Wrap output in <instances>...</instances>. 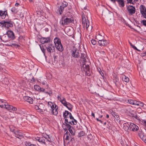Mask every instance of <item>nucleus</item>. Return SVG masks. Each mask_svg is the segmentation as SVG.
Segmentation results:
<instances>
[{
    "mask_svg": "<svg viewBox=\"0 0 146 146\" xmlns=\"http://www.w3.org/2000/svg\"><path fill=\"white\" fill-rule=\"evenodd\" d=\"M58 100L64 106L66 107L69 110H71L72 108V105L66 101V99L61 95L60 94L57 96Z\"/></svg>",
    "mask_w": 146,
    "mask_h": 146,
    "instance_id": "nucleus-1",
    "label": "nucleus"
},
{
    "mask_svg": "<svg viewBox=\"0 0 146 146\" xmlns=\"http://www.w3.org/2000/svg\"><path fill=\"white\" fill-rule=\"evenodd\" d=\"M35 139L40 144L43 145H46V142L47 141H48L49 142L52 141L51 140L49 136L46 134L44 135L43 137H36L35 138Z\"/></svg>",
    "mask_w": 146,
    "mask_h": 146,
    "instance_id": "nucleus-2",
    "label": "nucleus"
},
{
    "mask_svg": "<svg viewBox=\"0 0 146 146\" xmlns=\"http://www.w3.org/2000/svg\"><path fill=\"white\" fill-rule=\"evenodd\" d=\"M73 21V18L72 17L64 15L62 17L60 23L61 25L64 26L72 23Z\"/></svg>",
    "mask_w": 146,
    "mask_h": 146,
    "instance_id": "nucleus-3",
    "label": "nucleus"
},
{
    "mask_svg": "<svg viewBox=\"0 0 146 146\" xmlns=\"http://www.w3.org/2000/svg\"><path fill=\"white\" fill-rule=\"evenodd\" d=\"M54 41L56 48L60 51H62L63 50V48L61 44L60 40L57 37H56L54 39Z\"/></svg>",
    "mask_w": 146,
    "mask_h": 146,
    "instance_id": "nucleus-4",
    "label": "nucleus"
},
{
    "mask_svg": "<svg viewBox=\"0 0 146 146\" xmlns=\"http://www.w3.org/2000/svg\"><path fill=\"white\" fill-rule=\"evenodd\" d=\"M0 26L8 28L13 27L12 22L10 20H5L0 22Z\"/></svg>",
    "mask_w": 146,
    "mask_h": 146,
    "instance_id": "nucleus-5",
    "label": "nucleus"
},
{
    "mask_svg": "<svg viewBox=\"0 0 146 146\" xmlns=\"http://www.w3.org/2000/svg\"><path fill=\"white\" fill-rule=\"evenodd\" d=\"M11 106L8 104V103L6 102L5 100H0V107L1 108H5L8 110H11Z\"/></svg>",
    "mask_w": 146,
    "mask_h": 146,
    "instance_id": "nucleus-6",
    "label": "nucleus"
},
{
    "mask_svg": "<svg viewBox=\"0 0 146 146\" xmlns=\"http://www.w3.org/2000/svg\"><path fill=\"white\" fill-rule=\"evenodd\" d=\"M63 115L64 118L65 122L68 123L69 119H73L71 113L67 111H66L63 113Z\"/></svg>",
    "mask_w": 146,
    "mask_h": 146,
    "instance_id": "nucleus-7",
    "label": "nucleus"
},
{
    "mask_svg": "<svg viewBox=\"0 0 146 146\" xmlns=\"http://www.w3.org/2000/svg\"><path fill=\"white\" fill-rule=\"evenodd\" d=\"M85 61H84V62L83 61V64L81 66V70L82 71H84L86 74L88 76L90 75V67L88 65H86L85 63Z\"/></svg>",
    "mask_w": 146,
    "mask_h": 146,
    "instance_id": "nucleus-8",
    "label": "nucleus"
},
{
    "mask_svg": "<svg viewBox=\"0 0 146 146\" xmlns=\"http://www.w3.org/2000/svg\"><path fill=\"white\" fill-rule=\"evenodd\" d=\"M35 108L38 112L42 113H43L44 111L45 110V105L42 104H40L38 105L35 106Z\"/></svg>",
    "mask_w": 146,
    "mask_h": 146,
    "instance_id": "nucleus-9",
    "label": "nucleus"
},
{
    "mask_svg": "<svg viewBox=\"0 0 146 146\" xmlns=\"http://www.w3.org/2000/svg\"><path fill=\"white\" fill-rule=\"evenodd\" d=\"M139 10L142 16L146 19V8L145 7L142 5H141L139 7Z\"/></svg>",
    "mask_w": 146,
    "mask_h": 146,
    "instance_id": "nucleus-10",
    "label": "nucleus"
},
{
    "mask_svg": "<svg viewBox=\"0 0 146 146\" xmlns=\"http://www.w3.org/2000/svg\"><path fill=\"white\" fill-rule=\"evenodd\" d=\"M129 127L130 130L133 132L137 131L139 129V127L137 125L132 123H129Z\"/></svg>",
    "mask_w": 146,
    "mask_h": 146,
    "instance_id": "nucleus-11",
    "label": "nucleus"
},
{
    "mask_svg": "<svg viewBox=\"0 0 146 146\" xmlns=\"http://www.w3.org/2000/svg\"><path fill=\"white\" fill-rule=\"evenodd\" d=\"M68 3L64 1L62 3V4L58 9L60 15L62 14L64 8L66 7Z\"/></svg>",
    "mask_w": 146,
    "mask_h": 146,
    "instance_id": "nucleus-12",
    "label": "nucleus"
},
{
    "mask_svg": "<svg viewBox=\"0 0 146 146\" xmlns=\"http://www.w3.org/2000/svg\"><path fill=\"white\" fill-rule=\"evenodd\" d=\"M11 131L13 132L15 134V136L19 139H21L23 137L22 133L19 130H17L14 131V129L12 130L11 129Z\"/></svg>",
    "mask_w": 146,
    "mask_h": 146,
    "instance_id": "nucleus-13",
    "label": "nucleus"
},
{
    "mask_svg": "<svg viewBox=\"0 0 146 146\" xmlns=\"http://www.w3.org/2000/svg\"><path fill=\"white\" fill-rule=\"evenodd\" d=\"M127 9L129 14L132 15L135 13V9L134 7L132 6L129 5L127 7Z\"/></svg>",
    "mask_w": 146,
    "mask_h": 146,
    "instance_id": "nucleus-14",
    "label": "nucleus"
},
{
    "mask_svg": "<svg viewBox=\"0 0 146 146\" xmlns=\"http://www.w3.org/2000/svg\"><path fill=\"white\" fill-rule=\"evenodd\" d=\"M72 52V56L75 57H78L80 56L79 50L75 47L73 48Z\"/></svg>",
    "mask_w": 146,
    "mask_h": 146,
    "instance_id": "nucleus-15",
    "label": "nucleus"
},
{
    "mask_svg": "<svg viewBox=\"0 0 146 146\" xmlns=\"http://www.w3.org/2000/svg\"><path fill=\"white\" fill-rule=\"evenodd\" d=\"M82 25L83 27H86L87 29L89 25V22L88 20H86L85 17L82 18Z\"/></svg>",
    "mask_w": 146,
    "mask_h": 146,
    "instance_id": "nucleus-16",
    "label": "nucleus"
},
{
    "mask_svg": "<svg viewBox=\"0 0 146 146\" xmlns=\"http://www.w3.org/2000/svg\"><path fill=\"white\" fill-rule=\"evenodd\" d=\"M46 48L47 51L50 53L53 52L54 51V47L53 44H48L46 47Z\"/></svg>",
    "mask_w": 146,
    "mask_h": 146,
    "instance_id": "nucleus-17",
    "label": "nucleus"
},
{
    "mask_svg": "<svg viewBox=\"0 0 146 146\" xmlns=\"http://www.w3.org/2000/svg\"><path fill=\"white\" fill-rule=\"evenodd\" d=\"M58 107L56 105L55 106L54 108H52L50 111L51 112V114L54 115H56L58 113Z\"/></svg>",
    "mask_w": 146,
    "mask_h": 146,
    "instance_id": "nucleus-18",
    "label": "nucleus"
},
{
    "mask_svg": "<svg viewBox=\"0 0 146 146\" xmlns=\"http://www.w3.org/2000/svg\"><path fill=\"white\" fill-rule=\"evenodd\" d=\"M8 17V15L7 10L5 11L0 10V17L2 19H5Z\"/></svg>",
    "mask_w": 146,
    "mask_h": 146,
    "instance_id": "nucleus-19",
    "label": "nucleus"
},
{
    "mask_svg": "<svg viewBox=\"0 0 146 146\" xmlns=\"http://www.w3.org/2000/svg\"><path fill=\"white\" fill-rule=\"evenodd\" d=\"M2 40L5 42H7L8 41H10V39H9L6 34H4L1 36V38Z\"/></svg>",
    "mask_w": 146,
    "mask_h": 146,
    "instance_id": "nucleus-20",
    "label": "nucleus"
},
{
    "mask_svg": "<svg viewBox=\"0 0 146 146\" xmlns=\"http://www.w3.org/2000/svg\"><path fill=\"white\" fill-rule=\"evenodd\" d=\"M9 38L11 40V39H13L15 38V36L14 33L12 31H8L6 33Z\"/></svg>",
    "mask_w": 146,
    "mask_h": 146,
    "instance_id": "nucleus-21",
    "label": "nucleus"
},
{
    "mask_svg": "<svg viewBox=\"0 0 146 146\" xmlns=\"http://www.w3.org/2000/svg\"><path fill=\"white\" fill-rule=\"evenodd\" d=\"M50 41V38L49 37H42L40 39V41L43 44L49 42Z\"/></svg>",
    "mask_w": 146,
    "mask_h": 146,
    "instance_id": "nucleus-22",
    "label": "nucleus"
},
{
    "mask_svg": "<svg viewBox=\"0 0 146 146\" xmlns=\"http://www.w3.org/2000/svg\"><path fill=\"white\" fill-rule=\"evenodd\" d=\"M99 44L101 46H106L108 44V42L104 39L98 42Z\"/></svg>",
    "mask_w": 146,
    "mask_h": 146,
    "instance_id": "nucleus-23",
    "label": "nucleus"
},
{
    "mask_svg": "<svg viewBox=\"0 0 146 146\" xmlns=\"http://www.w3.org/2000/svg\"><path fill=\"white\" fill-rule=\"evenodd\" d=\"M10 41L11 42H9L6 44L7 46H11L12 47H18L19 46V44H16L14 41H12V40H10Z\"/></svg>",
    "mask_w": 146,
    "mask_h": 146,
    "instance_id": "nucleus-24",
    "label": "nucleus"
},
{
    "mask_svg": "<svg viewBox=\"0 0 146 146\" xmlns=\"http://www.w3.org/2000/svg\"><path fill=\"white\" fill-rule=\"evenodd\" d=\"M139 135L140 138L146 143V136L144 135L143 132H140L139 133Z\"/></svg>",
    "mask_w": 146,
    "mask_h": 146,
    "instance_id": "nucleus-25",
    "label": "nucleus"
},
{
    "mask_svg": "<svg viewBox=\"0 0 146 146\" xmlns=\"http://www.w3.org/2000/svg\"><path fill=\"white\" fill-rule=\"evenodd\" d=\"M48 107L49 109V110H50L52 108H54L55 106L56 105L54 102H48Z\"/></svg>",
    "mask_w": 146,
    "mask_h": 146,
    "instance_id": "nucleus-26",
    "label": "nucleus"
},
{
    "mask_svg": "<svg viewBox=\"0 0 146 146\" xmlns=\"http://www.w3.org/2000/svg\"><path fill=\"white\" fill-rule=\"evenodd\" d=\"M129 123H125L123 124V128L126 131H128L129 129Z\"/></svg>",
    "mask_w": 146,
    "mask_h": 146,
    "instance_id": "nucleus-27",
    "label": "nucleus"
},
{
    "mask_svg": "<svg viewBox=\"0 0 146 146\" xmlns=\"http://www.w3.org/2000/svg\"><path fill=\"white\" fill-rule=\"evenodd\" d=\"M127 102L129 103L134 105H136L137 104V101L131 99L128 100Z\"/></svg>",
    "mask_w": 146,
    "mask_h": 146,
    "instance_id": "nucleus-28",
    "label": "nucleus"
},
{
    "mask_svg": "<svg viewBox=\"0 0 146 146\" xmlns=\"http://www.w3.org/2000/svg\"><path fill=\"white\" fill-rule=\"evenodd\" d=\"M104 38V36L100 34H99L96 36V38L98 40V42L99 41L103 40Z\"/></svg>",
    "mask_w": 146,
    "mask_h": 146,
    "instance_id": "nucleus-29",
    "label": "nucleus"
},
{
    "mask_svg": "<svg viewBox=\"0 0 146 146\" xmlns=\"http://www.w3.org/2000/svg\"><path fill=\"white\" fill-rule=\"evenodd\" d=\"M121 77L122 80L123 81H124L126 82H129V79L128 77L124 75H122Z\"/></svg>",
    "mask_w": 146,
    "mask_h": 146,
    "instance_id": "nucleus-30",
    "label": "nucleus"
},
{
    "mask_svg": "<svg viewBox=\"0 0 146 146\" xmlns=\"http://www.w3.org/2000/svg\"><path fill=\"white\" fill-rule=\"evenodd\" d=\"M112 114L117 121L119 119V115L117 114V113L115 112H113L112 113Z\"/></svg>",
    "mask_w": 146,
    "mask_h": 146,
    "instance_id": "nucleus-31",
    "label": "nucleus"
},
{
    "mask_svg": "<svg viewBox=\"0 0 146 146\" xmlns=\"http://www.w3.org/2000/svg\"><path fill=\"white\" fill-rule=\"evenodd\" d=\"M117 1L120 7H123L124 3L123 0H117Z\"/></svg>",
    "mask_w": 146,
    "mask_h": 146,
    "instance_id": "nucleus-32",
    "label": "nucleus"
},
{
    "mask_svg": "<svg viewBox=\"0 0 146 146\" xmlns=\"http://www.w3.org/2000/svg\"><path fill=\"white\" fill-rule=\"evenodd\" d=\"M72 120L71 121H69L68 122V123H70L71 124L73 125H76L77 123V121L76 120L74 119L73 117V119H70Z\"/></svg>",
    "mask_w": 146,
    "mask_h": 146,
    "instance_id": "nucleus-33",
    "label": "nucleus"
},
{
    "mask_svg": "<svg viewBox=\"0 0 146 146\" xmlns=\"http://www.w3.org/2000/svg\"><path fill=\"white\" fill-rule=\"evenodd\" d=\"M70 133L73 135H74L75 134V132L73 127H72L71 128L68 129Z\"/></svg>",
    "mask_w": 146,
    "mask_h": 146,
    "instance_id": "nucleus-34",
    "label": "nucleus"
},
{
    "mask_svg": "<svg viewBox=\"0 0 146 146\" xmlns=\"http://www.w3.org/2000/svg\"><path fill=\"white\" fill-rule=\"evenodd\" d=\"M85 135V132L83 131H81L78 134V137H81V136H84Z\"/></svg>",
    "mask_w": 146,
    "mask_h": 146,
    "instance_id": "nucleus-35",
    "label": "nucleus"
},
{
    "mask_svg": "<svg viewBox=\"0 0 146 146\" xmlns=\"http://www.w3.org/2000/svg\"><path fill=\"white\" fill-rule=\"evenodd\" d=\"M34 88L36 90L39 91L40 89V87L39 86L36 85L34 86Z\"/></svg>",
    "mask_w": 146,
    "mask_h": 146,
    "instance_id": "nucleus-36",
    "label": "nucleus"
},
{
    "mask_svg": "<svg viewBox=\"0 0 146 146\" xmlns=\"http://www.w3.org/2000/svg\"><path fill=\"white\" fill-rule=\"evenodd\" d=\"M11 11L14 13H16L18 12V10L15 7H13L11 9Z\"/></svg>",
    "mask_w": 146,
    "mask_h": 146,
    "instance_id": "nucleus-37",
    "label": "nucleus"
},
{
    "mask_svg": "<svg viewBox=\"0 0 146 146\" xmlns=\"http://www.w3.org/2000/svg\"><path fill=\"white\" fill-rule=\"evenodd\" d=\"M28 102L30 104H32L33 102V99L30 97H28Z\"/></svg>",
    "mask_w": 146,
    "mask_h": 146,
    "instance_id": "nucleus-38",
    "label": "nucleus"
},
{
    "mask_svg": "<svg viewBox=\"0 0 146 146\" xmlns=\"http://www.w3.org/2000/svg\"><path fill=\"white\" fill-rule=\"evenodd\" d=\"M130 113L131 114L130 116L131 117H135V116H136V115L135 114V112L133 111H131L130 112Z\"/></svg>",
    "mask_w": 146,
    "mask_h": 146,
    "instance_id": "nucleus-39",
    "label": "nucleus"
},
{
    "mask_svg": "<svg viewBox=\"0 0 146 146\" xmlns=\"http://www.w3.org/2000/svg\"><path fill=\"white\" fill-rule=\"evenodd\" d=\"M137 106H140L142 107L144 105V104L142 102H141L139 101H137Z\"/></svg>",
    "mask_w": 146,
    "mask_h": 146,
    "instance_id": "nucleus-40",
    "label": "nucleus"
},
{
    "mask_svg": "<svg viewBox=\"0 0 146 146\" xmlns=\"http://www.w3.org/2000/svg\"><path fill=\"white\" fill-rule=\"evenodd\" d=\"M136 0H127L128 2L132 4H134Z\"/></svg>",
    "mask_w": 146,
    "mask_h": 146,
    "instance_id": "nucleus-41",
    "label": "nucleus"
},
{
    "mask_svg": "<svg viewBox=\"0 0 146 146\" xmlns=\"http://www.w3.org/2000/svg\"><path fill=\"white\" fill-rule=\"evenodd\" d=\"M130 44V45L134 49L138 51H140V50H139V49L137 48L136 47L134 46V45H133L131 43L129 42Z\"/></svg>",
    "mask_w": 146,
    "mask_h": 146,
    "instance_id": "nucleus-42",
    "label": "nucleus"
},
{
    "mask_svg": "<svg viewBox=\"0 0 146 146\" xmlns=\"http://www.w3.org/2000/svg\"><path fill=\"white\" fill-rule=\"evenodd\" d=\"M68 123L66 122V128H67V129H70L72 127L70 126V125L69 124H68Z\"/></svg>",
    "mask_w": 146,
    "mask_h": 146,
    "instance_id": "nucleus-43",
    "label": "nucleus"
},
{
    "mask_svg": "<svg viewBox=\"0 0 146 146\" xmlns=\"http://www.w3.org/2000/svg\"><path fill=\"white\" fill-rule=\"evenodd\" d=\"M141 23L143 24V25L146 27V20H143L141 21Z\"/></svg>",
    "mask_w": 146,
    "mask_h": 146,
    "instance_id": "nucleus-44",
    "label": "nucleus"
},
{
    "mask_svg": "<svg viewBox=\"0 0 146 146\" xmlns=\"http://www.w3.org/2000/svg\"><path fill=\"white\" fill-rule=\"evenodd\" d=\"M91 42L92 44L93 45H95L96 43V41L94 39H92L91 40Z\"/></svg>",
    "mask_w": 146,
    "mask_h": 146,
    "instance_id": "nucleus-45",
    "label": "nucleus"
},
{
    "mask_svg": "<svg viewBox=\"0 0 146 146\" xmlns=\"http://www.w3.org/2000/svg\"><path fill=\"white\" fill-rule=\"evenodd\" d=\"M17 110V108H16L11 106V110L13 111H16Z\"/></svg>",
    "mask_w": 146,
    "mask_h": 146,
    "instance_id": "nucleus-46",
    "label": "nucleus"
},
{
    "mask_svg": "<svg viewBox=\"0 0 146 146\" xmlns=\"http://www.w3.org/2000/svg\"><path fill=\"white\" fill-rule=\"evenodd\" d=\"M23 99L24 101H27V96H24L23 97Z\"/></svg>",
    "mask_w": 146,
    "mask_h": 146,
    "instance_id": "nucleus-47",
    "label": "nucleus"
},
{
    "mask_svg": "<svg viewBox=\"0 0 146 146\" xmlns=\"http://www.w3.org/2000/svg\"><path fill=\"white\" fill-rule=\"evenodd\" d=\"M141 55L142 56H146V52H144L142 53Z\"/></svg>",
    "mask_w": 146,
    "mask_h": 146,
    "instance_id": "nucleus-48",
    "label": "nucleus"
},
{
    "mask_svg": "<svg viewBox=\"0 0 146 146\" xmlns=\"http://www.w3.org/2000/svg\"><path fill=\"white\" fill-rule=\"evenodd\" d=\"M39 91L41 92H44L45 91V89L43 88H40V89Z\"/></svg>",
    "mask_w": 146,
    "mask_h": 146,
    "instance_id": "nucleus-49",
    "label": "nucleus"
},
{
    "mask_svg": "<svg viewBox=\"0 0 146 146\" xmlns=\"http://www.w3.org/2000/svg\"><path fill=\"white\" fill-rule=\"evenodd\" d=\"M96 119L98 121L100 122L101 123H102L103 121H102L101 120L99 119L98 118H96Z\"/></svg>",
    "mask_w": 146,
    "mask_h": 146,
    "instance_id": "nucleus-50",
    "label": "nucleus"
},
{
    "mask_svg": "<svg viewBox=\"0 0 146 146\" xmlns=\"http://www.w3.org/2000/svg\"><path fill=\"white\" fill-rule=\"evenodd\" d=\"M40 47L41 49L42 50V52L43 53H44L45 51V50L43 48H42L40 46Z\"/></svg>",
    "mask_w": 146,
    "mask_h": 146,
    "instance_id": "nucleus-51",
    "label": "nucleus"
},
{
    "mask_svg": "<svg viewBox=\"0 0 146 146\" xmlns=\"http://www.w3.org/2000/svg\"><path fill=\"white\" fill-rule=\"evenodd\" d=\"M144 125L146 127V120H144L143 121Z\"/></svg>",
    "mask_w": 146,
    "mask_h": 146,
    "instance_id": "nucleus-52",
    "label": "nucleus"
},
{
    "mask_svg": "<svg viewBox=\"0 0 146 146\" xmlns=\"http://www.w3.org/2000/svg\"><path fill=\"white\" fill-rule=\"evenodd\" d=\"M69 139V136H68L67 135L66 138H65V139L66 140H68Z\"/></svg>",
    "mask_w": 146,
    "mask_h": 146,
    "instance_id": "nucleus-53",
    "label": "nucleus"
},
{
    "mask_svg": "<svg viewBox=\"0 0 146 146\" xmlns=\"http://www.w3.org/2000/svg\"><path fill=\"white\" fill-rule=\"evenodd\" d=\"M31 80L33 82H34L35 81V79L33 77L32 80Z\"/></svg>",
    "mask_w": 146,
    "mask_h": 146,
    "instance_id": "nucleus-54",
    "label": "nucleus"
},
{
    "mask_svg": "<svg viewBox=\"0 0 146 146\" xmlns=\"http://www.w3.org/2000/svg\"><path fill=\"white\" fill-rule=\"evenodd\" d=\"M91 115H92L93 116L94 118H95V114L94 113H92Z\"/></svg>",
    "mask_w": 146,
    "mask_h": 146,
    "instance_id": "nucleus-55",
    "label": "nucleus"
},
{
    "mask_svg": "<svg viewBox=\"0 0 146 146\" xmlns=\"http://www.w3.org/2000/svg\"><path fill=\"white\" fill-rule=\"evenodd\" d=\"M19 5V4L18 3H16L15 4V6L17 7H18Z\"/></svg>",
    "mask_w": 146,
    "mask_h": 146,
    "instance_id": "nucleus-56",
    "label": "nucleus"
},
{
    "mask_svg": "<svg viewBox=\"0 0 146 146\" xmlns=\"http://www.w3.org/2000/svg\"><path fill=\"white\" fill-rule=\"evenodd\" d=\"M136 119H139V117H137L136 115V116H135V117Z\"/></svg>",
    "mask_w": 146,
    "mask_h": 146,
    "instance_id": "nucleus-57",
    "label": "nucleus"
},
{
    "mask_svg": "<svg viewBox=\"0 0 146 146\" xmlns=\"http://www.w3.org/2000/svg\"><path fill=\"white\" fill-rule=\"evenodd\" d=\"M46 82H42V84H43V85H45L46 84Z\"/></svg>",
    "mask_w": 146,
    "mask_h": 146,
    "instance_id": "nucleus-58",
    "label": "nucleus"
},
{
    "mask_svg": "<svg viewBox=\"0 0 146 146\" xmlns=\"http://www.w3.org/2000/svg\"><path fill=\"white\" fill-rule=\"evenodd\" d=\"M106 117L107 118H109V115L108 114H107L106 115Z\"/></svg>",
    "mask_w": 146,
    "mask_h": 146,
    "instance_id": "nucleus-59",
    "label": "nucleus"
},
{
    "mask_svg": "<svg viewBox=\"0 0 146 146\" xmlns=\"http://www.w3.org/2000/svg\"><path fill=\"white\" fill-rule=\"evenodd\" d=\"M29 146H35V145L34 144H31L29 145Z\"/></svg>",
    "mask_w": 146,
    "mask_h": 146,
    "instance_id": "nucleus-60",
    "label": "nucleus"
},
{
    "mask_svg": "<svg viewBox=\"0 0 146 146\" xmlns=\"http://www.w3.org/2000/svg\"><path fill=\"white\" fill-rule=\"evenodd\" d=\"M29 1L30 2H32L33 1V0H29Z\"/></svg>",
    "mask_w": 146,
    "mask_h": 146,
    "instance_id": "nucleus-61",
    "label": "nucleus"
},
{
    "mask_svg": "<svg viewBox=\"0 0 146 146\" xmlns=\"http://www.w3.org/2000/svg\"><path fill=\"white\" fill-rule=\"evenodd\" d=\"M102 115H101L100 116V117L101 118H102Z\"/></svg>",
    "mask_w": 146,
    "mask_h": 146,
    "instance_id": "nucleus-62",
    "label": "nucleus"
},
{
    "mask_svg": "<svg viewBox=\"0 0 146 146\" xmlns=\"http://www.w3.org/2000/svg\"><path fill=\"white\" fill-rule=\"evenodd\" d=\"M112 1H114L115 0H111Z\"/></svg>",
    "mask_w": 146,
    "mask_h": 146,
    "instance_id": "nucleus-63",
    "label": "nucleus"
},
{
    "mask_svg": "<svg viewBox=\"0 0 146 146\" xmlns=\"http://www.w3.org/2000/svg\"><path fill=\"white\" fill-rule=\"evenodd\" d=\"M84 9H86V8L84 7Z\"/></svg>",
    "mask_w": 146,
    "mask_h": 146,
    "instance_id": "nucleus-64",
    "label": "nucleus"
}]
</instances>
